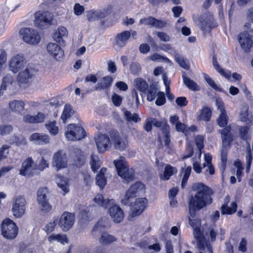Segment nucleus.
Here are the masks:
<instances>
[{
	"mask_svg": "<svg viewBox=\"0 0 253 253\" xmlns=\"http://www.w3.org/2000/svg\"><path fill=\"white\" fill-rule=\"evenodd\" d=\"M192 189L195 192L194 195H191L188 199L189 224L193 228V235L197 241V248L201 251L212 253V247L210 242L203 235L200 228V222L195 218L196 211H199L212 203L211 195L213 194L212 189L203 183H195L192 186Z\"/></svg>",
	"mask_w": 253,
	"mask_h": 253,
	"instance_id": "obj_1",
	"label": "nucleus"
},
{
	"mask_svg": "<svg viewBox=\"0 0 253 253\" xmlns=\"http://www.w3.org/2000/svg\"><path fill=\"white\" fill-rule=\"evenodd\" d=\"M93 201L99 206L103 208H109L108 213L114 222L120 223L124 219L123 211L119 206L115 204L113 199H104L102 195L98 194L93 199Z\"/></svg>",
	"mask_w": 253,
	"mask_h": 253,
	"instance_id": "obj_2",
	"label": "nucleus"
},
{
	"mask_svg": "<svg viewBox=\"0 0 253 253\" xmlns=\"http://www.w3.org/2000/svg\"><path fill=\"white\" fill-rule=\"evenodd\" d=\"M144 192V185L140 182H137L126 191L124 198L121 200V203L125 206L129 205L131 199L143 194Z\"/></svg>",
	"mask_w": 253,
	"mask_h": 253,
	"instance_id": "obj_3",
	"label": "nucleus"
},
{
	"mask_svg": "<svg viewBox=\"0 0 253 253\" xmlns=\"http://www.w3.org/2000/svg\"><path fill=\"white\" fill-rule=\"evenodd\" d=\"M198 24L204 33L210 32L211 30L217 26L211 13L206 12L200 16L198 19Z\"/></svg>",
	"mask_w": 253,
	"mask_h": 253,
	"instance_id": "obj_4",
	"label": "nucleus"
},
{
	"mask_svg": "<svg viewBox=\"0 0 253 253\" xmlns=\"http://www.w3.org/2000/svg\"><path fill=\"white\" fill-rule=\"evenodd\" d=\"M48 190L46 187H42L37 192V202L40 210L43 213H48L52 209V205L49 203L47 197Z\"/></svg>",
	"mask_w": 253,
	"mask_h": 253,
	"instance_id": "obj_5",
	"label": "nucleus"
},
{
	"mask_svg": "<svg viewBox=\"0 0 253 253\" xmlns=\"http://www.w3.org/2000/svg\"><path fill=\"white\" fill-rule=\"evenodd\" d=\"M148 201L145 198H141L136 199L135 203L132 204L130 200V204L128 205L131 207L129 212L128 219L133 221V218L139 215L146 208Z\"/></svg>",
	"mask_w": 253,
	"mask_h": 253,
	"instance_id": "obj_6",
	"label": "nucleus"
},
{
	"mask_svg": "<svg viewBox=\"0 0 253 253\" xmlns=\"http://www.w3.org/2000/svg\"><path fill=\"white\" fill-rule=\"evenodd\" d=\"M1 227L2 235L6 239H13L18 234L17 227L15 223L9 219L3 220Z\"/></svg>",
	"mask_w": 253,
	"mask_h": 253,
	"instance_id": "obj_7",
	"label": "nucleus"
},
{
	"mask_svg": "<svg viewBox=\"0 0 253 253\" xmlns=\"http://www.w3.org/2000/svg\"><path fill=\"white\" fill-rule=\"evenodd\" d=\"M53 15L47 11L38 12L35 14L34 24L42 29H46L52 24Z\"/></svg>",
	"mask_w": 253,
	"mask_h": 253,
	"instance_id": "obj_8",
	"label": "nucleus"
},
{
	"mask_svg": "<svg viewBox=\"0 0 253 253\" xmlns=\"http://www.w3.org/2000/svg\"><path fill=\"white\" fill-rule=\"evenodd\" d=\"M19 34L23 41L30 44L35 45L41 41V37L38 33L33 29L28 28L21 29Z\"/></svg>",
	"mask_w": 253,
	"mask_h": 253,
	"instance_id": "obj_9",
	"label": "nucleus"
},
{
	"mask_svg": "<svg viewBox=\"0 0 253 253\" xmlns=\"http://www.w3.org/2000/svg\"><path fill=\"white\" fill-rule=\"evenodd\" d=\"M85 131L83 127L76 126L75 124H70L68 126L67 131L65 134L70 140H79L85 136Z\"/></svg>",
	"mask_w": 253,
	"mask_h": 253,
	"instance_id": "obj_10",
	"label": "nucleus"
},
{
	"mask_svg": "<svg viewBox=\"0 0 253 253\" xmlns=\"http://www.w3.org/2000/svg\"><path fill=\"white\" fill-rule=\"evenodd\" d=\"M75 215L71 212H64L59 219L58 226L65 232L72 228L75 222Z\"/></svg>",
	"mask_w": 253,
	"mask_h": 253,
	"instance_id": "obj_11",
	"label": "nucleus"
},
{
	"mask_svg": "<svg viewBox=\"0 0 253 253\" xmlns=\"http://www.w3.org/2000/svg\"><path fill=\"white\" fill-rule=\"evenodd\" d=\"M26 205V201L23 196L15 197L12 209L13 215L16 217H21L25 213Z\"/></svg>",
	"mask_w": 253,
	"mask_h": 253,
	"instance_id": "obj_12",
	"label": "nucleus"
},
{
	"mask_svg": "<svg viewBox=\"0 0 253 253\" xmlns=\"http://www.w3.org/2000/svg\"><path fill=\"white\" fill-rule=\"evenodd\" d=\"M95 139L99 153H103L109 149L111 143L108 135L99 133L95 137Z\"/></svg>",
	"mask_w": 253,
	"mask_h": 253,
	"instance_id": "obj_13",
	"label": "nucleus"
},
{
	"mask_svg": "<svg viewBox=\"0 0 253 253\" xmlns=\"http://www.w3.org/2000/svg\"><path fill=\"white\" fill-rule=\"evenodd\" d=\"M37 71L30 66H27L19 72L17 81L20 84H27L37 74Z\"/></svg>",
	"mask_w": 253,
	"mask_h": 253,
	"instance_id": "obj_14",
	"label": "nucleus"
},
{
	"mask_svg": "<svg viewBox=\"0 0 253 253\" xmlns=\"http://www.w3.org/2000/svg\"><path fill=\"white\" fill-rule=\"evenodd\" d=\"M111 141L113 142L115 149L122 151L126 147V141L120 136L119 132L116 130H111L109 131Z\"/></svg>",
	"mask_w": 253,
	"mask_h": 253,
	"instance_id": "obj_15",
	"label": "nucleus"
},
{
	"mask_svg": "<svg viewBox=\"0 0 253 253\" xmlns=\"http://www.w3.org/2000/svg\"><path fill=\"white\" fill-rule=\"evenodd\" d=\"M114 163L117 171V174H133V169H129L128 164L124 157H120L119 160H115Z\"/></svg>",
	"mask_w": 253,
	"mask_h": 253,
	"instance_id": "obj_16",
	"label": "nucleus"
},
{
	"mask_svg": "<svg viewBox=\"0 0 253 253\" xmlns=\"http://www.w3.org/2000/svg\"><path fill=\"white\" fill-rule=\"evenodd\" d=\"M24 65L23 57L19 55L13 57L9 63L10 70L14 73L21 71L24 68Z\"/></svg>",
	"mask_w": 253,
	"mask_h": 253,
	"instance_id": "obj_17",
	"label": "nucleus"
},
{
	"mask_svg": "<svg viewBox=\"0 0 253 253\" xmlns=\"http://www.w3.org/2000/svg\"><path fill=\"white\" fill-rule=\"evenodd\" d=\"M67 158L62 151H59L53 157V166H55L57 170L61 168H66L67 166Z\"/></svg>",
	"mask_w": 253,
	"mask_h": 253,
	"instance_id": "obj_18",
	"label": "nucleus"
},
{
	"mask_svg": "<svg viewBox=\"0 0 253 253\" xmlns=\"http://www.w3.org/2000/svg\"><path fill=\"white\" fill-rule=\"evenodd\" d=\"M239 42L246 52H249L253 44L251 36L248 32L241 33L238 37Z\"/></svg>",
	"mask_w": 253,
	"mask_h": 253,
	"instance_id": "obj_19",
	"label": "nucleus"
},
{
	"mask_svg": "<svg viewBox=\"0 0 253 253\" xmlns=\"http://www.w3.org/2000/svg\"><path fill=\"white\" fill-rule=\"evenodd\" d=\"M55 181L58 187L61 189L60 192L63 196L69 192V180L68 178L63 175H57Z\"/></svg>",
	"mask_w": 253,
	"mask_h": 253,
	"instance_id": "obj_20",
	"label": "nucleus"
},
{
	"mask_svg": "<svg viewBox=\"0 0 253 253\" xmlns=\"http://www.w3.org/2000/svg\"><path fill=\"white\" fill-rule=\"evenodd\" d=\"M35 169H37V165L31 157H28L23 162L19 174H31Z\"/></svg>",
	"mask_w": 253,
	"mask_h": 253,
	"instance_id": "obj_21",
	"label": "nucleus"
},
{
	"mask_svg": "<svg viewBox=\"0 0 253 253\" xmlns=\"http://www.w3.org/2000/svg\"><path fill=\"white\" fill-rule=\"evenodd\" d=\"M29 140L37 145H45L50 142V138L47 134L34 133L29 137Z\"/></svg>",
	"mask_w": 253,
	"mask_h": 253,
	"instance_id": "obj_22",
	"label": "nucleus"
},
{
	"mask_svg": "<svg viewBox=\"0 0 253 253\" xmlns=\"http://www.w3.org/2000/svg\"><path fill=\"white\" fill-rule=\"evenodd\" d=\"M130 37V32L129 31H124L116 35L115 39V44L118 47H124Z\"/></svg>",
	"mask_w": 253,
	"mask_h": 253,
	"instance_id": "obj_23",
	"label": "nucleus"
},
{
	"mask_svg": "<svg viewBox=\"0 0 253 253\" xmlns=\"http://www.w3.org/2000/svg\"><path fill=\"white\" fill-rule=\"evenodd\" d=\"M231 127L227 126L221 130V137L222 142V147L229 148L232 141L233 136L230 132Z\"/></svg>",
	"mask_w": 253,
	"mask_h": 253,
	"instance_id": "obj_24",
	"label": "nucleus"
},
{
	"mask_svg": "<svg viewBox=\"0 0 253 253\" xmlns=\"http://www.w3.org/2000/svg\"><path fill=\"white\" fill-rule=\"evenodd\" d=\"M47 50L48 53L56 60L59 59L64 55L63 50L56 43H48L47 45Z\"/></svg>",
	"mask_w": 253,
	"mask_h": 253,
	"instance_id": "obj_25",
	"label": "nucleus"
},
{
	"mask_svg": "<svg viewBox=\"0 0 253 253\" xmlns=\"http://www.w3.org/2000/svg\"><path fill=\"white\" fill-rule=\"evenodd\" d=\"M25 103L22 100H14L9 103V107L10 110L19 114H24L27 112V110L24 108Z\"/></svg>",
	"mask_w": 253,
	"mask_h": 253,
	"instance_id": "obj_26",
	"label": "nucleus"
},
{
	"mask_svg": "<svg viewBox=\"0 0 253 253\" xmlns=\"http://www.w3.org/2000/svg\"><path fill=\"white\" fill-rule=\"evenodd\" d=\"M68 32L66 29L62 26H60L58 28L53 36L54 40L60 44L64 43V38H67Z\"/></svg>",
	"mask_w": 253,
	"mask_h": 253,
	"instance_id": "obj_27",
	"label": "nucleus"
},
{
	"mask_svg": "<svg viewBox=\"0 0 253 253\" xmlns=\"http://www.w3.org/2000/svg\"><path fill=\"white\" fill-rule=\"evenodd\" d=\"M13 83V77L10 74H7L2 80V83L0 89V96L3 94V91L6 89L11 90Z\"/></svg>",
	"mask_w": 253,
	"mask_h": 253,
	"instance_id": "obj_28",
	"label": "nucleus"
},
{
	"mask_svg": "<svg viewBox=\"0 0 253 253\" xmlns=\"http://www.w3.org/2000/svg\"><path fill=\"white\" fill-rule=\"evenodd\" d=\"M113 78L109 76L104 77L101 82L98 83L95 87V90L105 89L109 88L112 85Z\"/></svg>",
	"mask_w": 253,
	"mask_h": 253,
	"instance_id": "obj_29",
	"label": "nucleus"
},
{
	"mask_svg": "<svg viewBox=\"0 0 253 253\" xmlns=\"http://www.w3.org/2000/svg\"><path fill=\"white\" fill-rule=\"evenodd\" d=\"M211 115V111L210 108L205 107L202 109L199 110V114L198 116L197 120L198 121H203L209 122Z\"/></svg>",
	"mask_w": 253,
	"mask_h": 253,
	"instance_id": "obj_30",
	"label": "nucleus"
},
{
	"mask_svg": "<svg viewBox=\"0 0 253 253\" xmlns=\"http://www.w3.org/2000/svg\"><path fill=\"white\" fill-rule=\"evenodd\" d=\"M8 142L10 144H15L20 147L26 145L27 143L26 139L24 136L15 135L11 136Z\"/></svg>",
	"mask_w": 253,
	"mask_h": 253,
	"instance_id": "obj_31",
	"label": "nucleus"
},
{
	"mask_svg": "<svg viewBox=\"0 0 253 253\" xmlns=\"http://www.w3.org/2000/svg\"><path fill=\"white\" fill-rule=\"evenodd\" d=\"M117 238L107 232L102 233L99 238V242L104 245H108L116 241Z\"/></svg>",
	"mask_w": 253,
	"mask_h": 253,
	"instance_id": "obj_32",
	"label": "nucleus"
},
{
	"mask_svg": "<svg viewBox=\"0 0 253 253\" xmlns=\"http://www.w3.org/2000/svg\"><path fill=\"white\" fill-rule=\"evenodd\" d=\"M231 207H229L226 204H224L221 207L222 214H232L236 211L237 205L236 202H232Z\"/></svg>",
	"mask_w": 253,
	"mask_h": 253,
	"instance_id": "obj_33",
	"label": "nucleus"
},
{
	"mask_svg": "<svg viewBox=\"0 0 253 253\" xmlns=\"http://www.w3.org/2000/svg\"><path fill=\"white\" fill-rule=\"evenodd\" d=\"M90 165L91 169L94 173L97 171L100 168L101 162L97 155L92 154L90 156Z\"/></svg>",
	"mask_w": 253,
	"mask_h": 253,
	"instance_id": "obj_34",
	"label": "nucleus"
},
{
	"mask_svg": "<svg viewBox=\"0 0 253 253\" xmlns=\"http://www.w3.org/2000/svg\"><path fill=\"white\" fill-rule=\"evenodd\" d=\"M74 113V110L70 105L66 104L64 106L63 111L61 116V119L63 123H65L66 120L70 118Z\"/></svg>",
	"mask_w": 253,
	"mask_h": 253,
	"instance_id": "obj_35",
	"label": "nucleus"
},
{
	"mask_svg": "<svg viewBox=\"0 0 253 253\" xmlns=\"http://www.w3.org/2000/svg\"><path fill=\"white\" fill-rule=\"evenodd\" d=\"M122 110L124 111V114L127 122L137 123L141 120L137 114H132L130 111L126 110V108L123 109Z\"/></svg>",
	"mask_w": 253,
	"mask_h": 253,
	"instance_id": "obj_36",
	"label": "nucleus"
},
{
	"mask_svg": "<svg viewBox=\"0 0 253 253\" xmlns=\"http://www.w3.org/2000/svg\"><path fill=\"white\" fill-rule=\"evenodd\" d=\"M182 78L183 83L187 86V87L191 90H199L200 87L193 80L185 76V73L182 75Z\"/></svg>",
	"mask_w": 253,
	"mask_h": 253,
	"instance_id": "obj_37",
	"label": "nucleus"
},
{
	"mask_svg": "<svg viewBox=\"0 0 253 253\" xmlns=\"http://www.w3.org/2000/svg\"><path fill=\"white\" fill-rule=\"evenodd\" d=\"M158 89L156 85L152 84L148 88V93L147 95V100L149 101H153L157 95Z\"/></svg>",
	"mask_w": 253,
	"mask_h": 253,
	"instance_id": "obj_38",
	"label": "nucleus"
},
{
	"mask_svg": "<svg viewBox=\"0 0 253 253\" xmlns=\"http://www.w3.org/2000/svg\"><path fill=\"white\" fill-rule=\"evenodd\" d=\"M48 240L49 242L57 241L63 244L68 242L66 235L61 234H52L48 237Z\"/></svg>",
	"mask_w": 253,
	"mask_h": 253,
	"instance_id": "obj_39",
	"label": "nucleus"
},
{
	"mask_svg": "<svg viewBox=\"0 0 253 253\" xmlns=\"http://www.w3.org/2000/svg\"><path fill=\"white\" fill-rule=\"evenodd\" d=\"M135 86L137 89L142 92H145L148 88V84L142 79L135 80Z\"/></svg>",
	"mask_w": 253,
	"mask_h": 253,
	"instance_id": "obj_40",
	"label": "nucleus"
},
{
	"mask_svg": "<svg viewBox=\"0 0 253 253\" xmlns=\"http://www.w3.org/2000/svg\"><path fill=\"white\" fill-rule=\"evenodd\" d=\"M241 120L246 123L247 125L251 126L253 124V116L251 114H249L247 111L242 112L241 113Z\"/></svg>",
	"mask_w": 253,
	"mask_h": 253,
	"instance_id": "obj_41",
	"label": "nucleus"
},
{
	"mask_svg": "<svg viewBox=\"0 0 253 253\" xmlns=\"http://www.w3.org/2000/svg\"><path fill=\"white\" fill-rule=\"evenodd\" d=\"M204 77L207 83L213 89L219 92H222L223 91L222 89L218 86L215 82L208 75L204 74Z\"/></svg>",
	"mask_w": 253,
	"mask_h": 253,
	"instance_id": "obj_42",
	"label": "nucleus"
},
{
	"mask_svg": "<svg viewBox=\"0 0 253 253\" xmlns=\"http://www.w3.org/2000/svg\"><path fill=\"white\" fill-rule=\"evenodd\" d=\"M151 120H152L153 125L157 127H162V129L163 132L169 130V125L163 123V122L158 121L157 119L152 118H151Z\"/></svg>",
	"mask_w": 253,
	"mask_h": 253,
	"instance_id": "obj_43",
	"label": "nucleus"
},
{
	"mask_svg": "<svg viewBox=\"0 0 253 253\" xmlns=\"http://www.w3.org/2000/svg\"><path fill=\"white\" fill-rule=\"evenodd\" d=\"M56 122H51L45 125L46 129L52 135H56L58 133V128L56 126Z\"/></svg>",
	"mask_w": 253,
	"mask_h": 253,
	"instance_id": "obj_44",
	"label": "nucleus"
},
{
	"mask_svg": "<svg viewBox=\"0 0 253 253\" xmlns=\"http://www.w3.org/2000/svg\"><path fill=\"white\" fill-rule=\"evenodd\" d=\"M250 126L247 125L246 126H241L239 128V134L242 139L246 141L249 138L248 134Z\"/></svg>",
	"mask_w": 253,
	"mask_h": 253,
	"instance_id": "obj_45",
	"label": "nucleus"
},
{
	"mask_svg": "<svg viewBox=\"0 0 253 253\" xmlns=\"http://www.w3.org/2000/svg\"><path fill=\"white\" fill-rule=\"evenodd\" d=\"M194 153V149L191 144L187 143L186 146L185 152L182 156V159L191 157Z\"/></svg>",
	"mask_w": 253,
	"mask_h": 253,
	"instance_id": "obj_46",
	"label": "nucleus"
},
{
	"mask_svg": "<svg viewBox=\"0 0 253 253\" xmlns=\"http://www.w3.org/2000/svg\"><path fill=\"white\" fill-rule=\"evenodd\" d=\"M105 175H96V183L100 187L103 189L106 184V179Z\"/></svg>",
	"mask_w": 253,
	"mask_h": 253,
	"instance_id": "obj_47",
	"label": "nucleus"
},
{
	"mask_svg": "<svg viewBox=\"0 0 253 253\" xmlns=\"http://www.w3.org/2000/svg\"><path fill=\"white\" fill-rule=\"evenodd\" d=\"M218 124L220 127H224L227 124V116L226 113L221 112L217 120Z\"/></svg>",
	"mask_w": 253,
	"mask_h": 253,
	"instance_id": "obj_48",
	"label": "nucleus"
},
{
	"mask_svg": "<svg viewBox=\"0 0 253 253\" xmlns=\"http://www.w3.org/2000/svg\"><path fill=\"white\" fill-rule=\"evenodd\" d=\"M158 98H157L155 103L158 106H162L164 105L166 101L165 95L164 92L159 91L157 93Z\"/></svg>",
	"mask_w": 253,
	"mask_h": 253,
	"instance_id": "obj_49",
	"label": "nucleus"
},
{
	"mask_svg": "<svg viewBox=\"0 0 253 253\" xmlns=\"http://www.w3.org/2000/svg\"><path fill=\"white\" fill-rule=\"evenodd\" d=\"M109 13V8L96 10L97 20L106 17Z\"/></svg>",
	"mask_w": 253,
	"mask_h": 253,
	"instance_id": "obj_50",
	"label": "nucleus"
},
{
	"mask_svg": "<svg viewBox=\"0 0 253 253\" xmlns=\"http://www.w3.org/2000/svg\"><path fill=\"white\" fill-rule=\"evenodd\" d=\"M56 221H57V218L54 217L53 221L50 222L44 227V230L47 234L51 233L54 230Z\"/></svg>",
	"mask_w": 253,
	"mask_h": 253,
	"instance_id": "obj_51",
	"label": "nucleus"
},
{
	"mask_svg": "<svg viewBox=\"0 0 253 253\" xmlns=\"http://www.w3.org/2000/svg\"><path fill=\"white\" fill-rule=\"evenodd\" d=\"M129 69L132 74L137 75L141 70V67L137 62H132L129 66Z\"/></svg>",
	"mask_w": 253,
	"mask_h": 253,
	"instance_id": "obj_52",
	"label": "nucleus"
},
{
	"mask_svg": "<svg viewBox=\"0 0 253 253\" xmlns=\"http://www.w3.org/2000/svg\"><path fill=\"white\" fill-rule=\"evenodd\" d=\"M13 130V126L11 125H3L0 126V133L2 135H7Z\"/></svg>",
	"mask_w": 253,
	"mask_h": 253,
	"instance_id": "obj_53",
	"label": "nucleus"
},
{
	"mask_svg": "<svg viewBox=\"0 0 253 253\" xmlns=\"http://www.w3.org/2000/svg\"><path fill=\"white\" fill-rule=\"evenodd\" d=\"M155 21V18L152 16H149L148 18L141 19L139 23L140 24L149 25L151 27H153Z\"/></svg>",
	"mask_w": 253,
	"mask_h": 253,
	"instance_id": "obj_54",
	"label": "nucleus"
},
{
	"mask_svg": "<svg viewBox=\"0 0 253 253\" xmlns=\"http://www.w3.org/2000/svg\"><path fill=\"white\" fill-rule=\"evenodd\" d=\"M123 98L118 94L114 93L112 96V101L113 104L116 107H119L122 102Z\"/></svg>",
	"mask_w": 253,
	"mask_h": 253,
	"instance_id": "obj_55",
	"label": "nucleus"
},
{
	"mask_svg": "<svg viewBox=\"0 0 253 253\" xmlns=\"http://www.w3.org/2000/svg\"><path fill=\"white\" fill-rule=\"evenodd\" d=\"M195 142L198 149L201 151L204 147V137L202 135H197L195 138Z\"/></svg>",
	"mask_w": 253,
	"mask_h": 253,
	"instance_id": "obj_56",
	"label": "nucleus"
},
{
	"mask_svg": "<svg viewBox=\"0 0 253 253\" xmlns=\"http://www.w3.org/2000/svg\"><path fill=\"white\" fill-rule=\"evenodd\" d=\"M10 146L7 145H3L0 148V161L7 157L8 154V149Z\"/></svg>",
	"mask_w": 253,
	"mask_h": 253,
	"instance_id": "obj_57",
	"label": "nucleus"
},
{
	"mask_svg": "<svg viewBox=\"0 0 253 253\" xmlns=\"http://www.w3.org/2000/svg\"><path fill=\"white\" fill-rule=\"evenodd\" d=\"M175 60L180 67L185 69H188V66L183 57L180 56L178 54H176L175 55Z\"/></svg>",
	"mask_w": 253,
	"mask_h": 253,
	"instance_id": "obj_58",
	"label": "nucleus"
},
{
	"mask_svg": "<svg viewBox=\"0 0 253 253\" xmlns=\"http://www.w3.org/2000/svg\"><path fill=\"white\" fill-rule=\"evenodd\" d=\"M205 160L207 162V166H206V164L204 163L203 164L204 168H208L209 170V174H214V169L211 163V158L210 157H207V156H205Z\"/></svg>",
	"mask_w": 253,
	"mask_h": 253,
	"instance_id": "obj_59",
	"label": "nucleus"
},
{
	"mask_svg": "<svg viewBox=\"0 0 253 253\" xmlns=\"http://www.w3.org/2000/svg\"><path fill=\"white\" fill-rule=\"evenodd\" d=\"M96 15V10H89L87 12V19L90 22L97 20Z\"/></svg>",
	"mask_w": 253,
	"mask_h": 253,
	"instance_id": "obj_60",
	"label": "nucleus"
},
{
	"mask_svg": "<svg viewBox=\"0 0 253 253\" xmlns=\"http://www.w3.org/2000/svg\"><path fill=\"white\" fill-rule=\"evenodd\" d=\"M234 169H237L236 174H242V170L243 169V165L242 162L237 160L235 161L233 164Z\"/></svg>",
	"mask_w": 253,
	"mask_h": 253,
	"instance_id": "obj_61",
	"label": "nucleus"
},
{
	"mask_svg": "<svg viewBox=\"0 0 253 253\" xmlns=\"http://www.w3.org/2000/svg\"><path fill=\"white\" fill-rule=\"evenodd\" d=\"M48 163L47 162V161L44 159L43 157H42L40 162V164L38 166H37V169H38L41 171H42L46 168L48 167Z\"/></svg>",
	"mask_w": 253,
	"mask_h": 253,
	"instance_id": "obj_62",
	"label": "nucleus"
},
{
	"mask_svg": "<svg viewBox=\"0 0 253 253\" xmlns=\"http://www.w3.org/2000/svg\"><path fill=\"white\" fill-rule=\"evenodd\" d=\"M121 178L122 181L125 183H128L134 179V175H118Z\"/></svg>",
	"mask_w": 253,
	"mask_h": 253,
	"instance_id": "obj_63",
	"label": "nucleus"
},
{
	"mask_svg": "<svg viewBox=\"0 0 253 253\" xmlns=\"http://www.w3.org/2000/svg\"><path fill=\"white\" fill-rule=\"evenodd\" d=\"M74 13L76 15H81L84 11V7L79 3H76L74 5Z\"/></svg>",
	"mask_w": 253,
	"mask_h": 253,
	"instance_id": "obj_64",
	"label": "nucleus"
}]
</instances>
